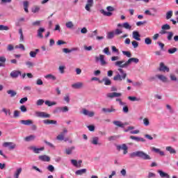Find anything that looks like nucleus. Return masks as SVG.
<instances>
[{"mask_svg":"<svg viewBox=\"0 0 178 178\" xmlns=\"http://www.w3.org/2000/svg\"><path fill=\"white\" fill-rule=\"evenodd\" d=\"M172 16H173V11L170 10V11L167 12V13H166L167 20H169V19H170L172 17Z\"/></svg>","mask_w":178,"mask_h":178,"instance_id":"obj_52","label":"nucleus"},{"mask_svg":"<svg viewBox=\"0 0 178 178\" xmlns=\"http://www.w3.org/2000/svg\"><path fill=\"white\" fill-rule=\"evenodd\" d=\"M132 46L134 48H138V42L136 40L132 41Z\"/></svg>","mask_w":178,"mask_h":178,"instance_id":"obj_64","label":"nucleus"},{"mask_svg":"<svg viewBox=\"0 0 178 178\" xmlns=\"http://www.w3.org/2000/svg\"><path fill=\"white\" fill-rule=\"evenodd\" d=\"M29 56L31 58H35V56H37L36 52H35L34 51H31L29 53Z\"/></svg>","mask_w":178,"mask_h":178,"instance_id":"obj_63","label":"nucleus"},{"mask_svg":"<svg viewBox=\"0 0 178 178\" xmlns=\"http://www.w3.org/2000/svg\"><path fill=\"white\" fill-rule=\"evenodd\" d=\"M22 172H23V169L22 168H17L16 170L14 172L13 178H19L20 175L22 174Z\"/></svg>","mask_w":178,"mask_h":178,"instance_id":"obj_18","label":"nucleus"},{"mask_svg":"<svg viewBox=\"0 0 178 178\" xmlns=\"http://www.w3.org/2000/svg\"><path fill=\"white\" fill-rule=\"evenodd\" d=\"M90 143L92 145H101V143H99V138L98 136H94L92 138Z\"/></svg>","mask_w":178,"mask_h":178,"instance_id":"obj_15","label":"nucleus"},{"mask_svg":"<svg viewBox=\"0 0 178 178\" xmlns=\"http://www.w3.org/2000/svg\"><path fill=\"white\" fill-rule=\"evenodd\" d=\"M25 65L27 66L28 69H31V67H34V63L31 61H26Z\"/></svg>","mask_w":178,"mask_h":178,"instance_id":"obj_48","label":"nucleus"},{"mask_svg":"<svg viewBox=\"0 0 178 178\" xmlns=\"http://www.w3.org/2000/svg\"><path fill=\"white\" fill-rule=\"evenodd\" d=\"M82 113L85 116H88V118H94V116H95V113L94 111H90L86 108L83 109Z\"/></svg>","mask_w":178,"mask_h":178,"instance_id":"obj_9","label":"nucleus"},{"mask_svg":"<svg viewBox=\"0 0 178 178\" xmlns=\"http://www.w3.org/2000/svg\"><path fill=\"white\" fill-rule=\"evenodd\" d=\"M156 77L159 80H161V81H163V83H168V78L165 76V75L159 74L156 75Z\"/></svg>","mask_w":178,"mask_h":178,"instance_id":"obj_32","label":"nucleus"},{"mask_svg":"<svg viewBox=\"0 0 178 178\" xmlns=\"http://www.w3.org/2000/svg\"><path fill=\"white\" fill-rule=\"evenodd\" d=\"M47 169L49 170V172H54L55 170V167H54L52 165H49Z\"/></svg>","mask_w":178,"mask_h":178,"instance_id":"obj_57","label":"nucleus"},{"mask_svg":"<svg viewBox=\"0 0 178 178\" xmlns=\"http://www.w3.org/2000/svg\"><path fill=\"white\" fill-rule=\"evenodd\" d=\"M152 151L153 152H156V154H159L161 156H165V152L161 151V149H158L156 147H152Z\"/></svg>","mask_w":178,"mask_h":178,"instance_id":"obj_21","label":"nucleus"},{"mask_svg":"<svg viewBox=\"0 0 178 178\" xmlns=\"http://www.w3.org/2000/svg\"><path fill=\"white\" fill-rule=\"evenodd\" d=\"M102 81H104V86H111L112 84V81L108 77L103 78Z\"/></svg>","mask_w":178,"mask_h":178,"instance_id":"obj_34","label":"nucleus"},{"mask_svg":"<svg viewBox=\"0 0 178 178\" xmlns=\"http://www.w3.org/2000/svg\"><path fill=\"white\" fill-rule=\"evenodd\" d=\"M119 97H122V93H119V92H111V93H108L107 94V97L108 98H118Z\"/></svg>","mask_w":178,"mask_h":178,"instance_id":"obj_16","label":"nucleus"},{"mask_svg":"<svg viewBox=\"0 0 178 178\" xmlns=\"http://www.w3.org/2000/svg\"><path fill=\"white\" fill-rule=\"evenodd\" d=\"M145 44H146V45H151V44H152V40L149 38H146L145 39Z\"/></svg>","mask_w":178,"mask_h":178,"instance_id":"obj_53","label":"nucleus"},{"mask_svg":"<svg viewBox=\"0 0 178 178\" xmlns=\"http://www.w3.org/2000/svg\"><path fill=\"white\" fill-rule=\"evenodd\" d=\"M115 37V32L111 31L107 33L106 38L107 40H112Z\"/></svg>","mask_w":178,"mask_h":178,"instance_id":"obj_42","label":"nucleus"},{"mask_svg":"<svg viewBox=\"0 0 178 178\" xmlns=\"http://www.w3.org/2000/svg\"><path fill=\"white\" fill-rule=\"evenodd\" d=\"M19 74H22V72H20V71L13 70L10 72V76L13 79H17Z\"/></svg>","mask_w":178,"mask_h":178,"instance_id":"obj_19","label":"nucleus"},{"mask_svg":"<svg viewBox=\"0 0 178 178\" xmlns=\"http://www.w3.org/2000/svg\"><path fill=\"white\" fill-rule=\"evenodd\" d=\"M25 141L30 142V141H34L35 140V135H30L29 136H26L24 138Z\"/></svg>","mask_w":178,"mask_h":178,"instance_id":"obj_38","label":"nucleus"},{"mask_svg":"<svg viewBox=\"0 0 178 178\" xmlns=\"http://www.w3.org/2000/svg\"><path fill=\"white\" fill-rule=\"evenodd\" d=\"M71 163L73 165V166H75V168H81V164L83 163L82 160H77L76 159H72Z\"/></svg>","mask_w":178,"mask_h":178,"instance_id":"obj_11","label":"nucleus"},{"mask_svg":"<svg viewBox=\"0 0 178 178\" xmlns=\"http://www.w3.org/2000/svg\"><path fill=\"white\" fill-rule=\"evenodd\" d=\"M120 58L118 56L111 57V62H115L114 65L118 68V72L120 74H117L114 77V81H122V80H125L126 77H127V74L125 73L123 69H126L130 66L131 63H138L140 60L137 58H130L127 61L124 63V60H119ZM117 60V61H116ZM121 74V75H120Z\"/></svg>","mask_w":178,"mask_h":178,"instance_id":"obj_1","label":"nucleus"},{"mask_svg":"<svg viewBox=\"0 0 178 178\" xmlns=\"http://www.w3.org/2000/svg\"><path fill=\"white\" fill-rule=\"evenodd\" d=\"M5 30L8 31L9 30V27L8 26L0 25V31Z\"/></svg>","mask_w":178,"mask_h":178,"instance_id":"obj_61","label":"nucleus"},{"mask_svg":"<svg viewBox=\"0 0 178 178\" xmlns=\"http://www.w3.org/2000/svg\"><path fill=\"white\" fill-rule=\"evenodd\" d=\"M117 149H123L124 152H123V154L124 155H126V154H127V149H128V147H127V145L126 144H122L121 145H118L117 146Z\"/></svg>","mask_w":178,"mask_h":178,"instance_id":"obj_17","label":"nucleus"},{"mask_svg":"<svg viewBox=\"0 0 178 178\" xmlns=\"http://www.w3.org/2000/svg\"><path fill=\"white\" fill-rule=\"evenodd\" d=\"M120 136H112L108 138V141H115L119 138Z\"/></svg>","mask_w":178,"mask_h":178,"instance_id":"obj_50","label":"nucleus"},{"mask_svg":"<svg viewBox=\"0 0 178 178\" xmlns=\"http://www.w3.org/2000/svg\"><path fill=\"white\" fill-rule=\"evenodd\" d=\"M107 11H105L104 10H101L100 13H102V15H104V16H107L108 17H110V16H112L113 13L112 12H113L115 10V8L112 6H108L106 8Z\"/></svg>","mask_w":178,"mask_h":178,"instance_id":"obj_6","label":"nucleus"},{"mask_svg":"<svg viewBox=\"0 0 178 178\" xmlns=\"http://www.w3.org/2000/svg\"><path fill=\"white\" fill-rule=\"evenodd\" d=\"M128 99H129V101H131L132 102H134L136 101H140V99L136 97H131V96L128 97Z\"/></svg>","mask_w":178,"mask_h":178,"instance_id":"obj_56","label":"nucleus"},{"mask_svg":"<svg viewBox=\"0 0 178 178\" xmlns=\"http://www.w3.org/2000/svg\"><path fill=\"white\" fill-rule=\"evenodd\" d=\"M44 79L47 80H52L53 81H55V80H56V76L52 74H49L44 76Z\"/></svg>","mask_w":178,"mask_h":178,"instance_id":"obj_31","label":"nucleus"},{"mask_svg":"<svg viewBox=\"0 0 178 178\" xmlns=\"http://www.w3.org/2000/svg\"><path fill=\"white\" fill-rule=\"evenodd\" d=\"M123 28L126 30H131V25L129 22H124L123 23Z\"/></svg>","mask_w":178,"mask_h":178,"instance_id":"obj_45","label":"nucleus"},{"mask_svg":"<svg viewBox=\"0 0 178 178\" xmlns=\"http://www.w3.org/2000/svg\"><path fill=\"white\" fill-rule=\"evenodd\" d=\"M158 173L160 175L161 178H170V175L161 170H159Z\"/></svg>","mask_w":178,"mask_h":178,"instance_id":"obj_24","label":"nucleus"},{"mask_svg":"<svg viewBox=\"0 0 178 178\" xmlns=\"http://www.w3.org/2000/svg\"><path fill=\"white\" fill-rule=\"evenodd\" d=\"M102 111L105 113H111L112 112L115 113L116 112V108H113V107H111L110 108H103Z\"/></svg>","mask_w":178,"mask_h":178,"instance_id":"obj_30","label":"nucleus"},{"mask_svg":"<svg viewBox=\"0 0 178 178\" xmlns=\"http://www.w3.org/2000/svg\"><path fill=\"white\" fill-rule=\"evenodd\" d=\"M74 51H77V48H72L71 49L67 48L63 49V52H64V54H70V52H73Z\"/></svg>","mask_w":178,"mask_h":178,"instance_id":"obj_39","label":"nucleus"},{"mask_svg":"<svg viewBox=\"0 0 178 178\" xmlns=\"http://www.w3.org/2000/svg\"><path fill=\"white\" fill-rule=\"evenodd\" d=\"M95 62L98 63L100 62L101 66H106L108 65V62L105 60V56L100 54L99 56H95Z\"/></svg>","mask_w":178,"mask_h":178,"instance_id":"obj_4","label":"nucleus"},{"mask_svg":"<svg viewBox=\"0 0 178 178\" xmlns=\"http://www.w3.org/2000/svg\"><path fill=\"white\" fill-rule=\"evenodd\" d=\"M38 159L42 162H49L51 161V158L47 155L39 156Z\"/></svg>","mask_w":178,"mask_h":178,"instance_id":"obj_22","label":"nucleus"},{"mask_svg":"<svg viewBox=\"0 0 178 178\" xmlns=\"http://www.w3.org/2000/svg\"><path fill=\"white\" fill-rule=\"evenodd\" d=\"M56 138L59 141H63V140H65V134L61 132L59 135L57 136Z\"/></svg>","mask_w":178,"mask_h":178,"instance_id":"obj_46","label":"nucleus"},{"mask_svg":"<svg viewBox=\"0 0 178 178\" xmlns=\"http://www.w3.org/2000/svg\"><path fill=\"white\" fill-rule=\"evenodd\" d=\"M44 103H45V101L42 99H39L36 102L37 106H42V105H44Z\"/></svg>","mask_w":178,"mask_h":178,"instance_id":"obj_47","label":"nucleus"},{"mask_svg":"<svg viewBox=\"0 0 178 178\" xmlns=\"http://www.w3.org/2000/svg\"><path fill=\"white\" fill-rule=\"evenodd\" d=\"M132 37L134 40H136V41H141V35H140V33L137 31H134L132 32Z\"/></svg>","mask_w":178,"mask_h":178,"instance_id":"obj_13","label":"nucleus"},{"mask_svg":"<svg viewBox=\"0 0 178 178\" xmlns=\"http://www.w3.org/2000/svg\"><path fill=\"white\" fill-rule=\"evenodd\" d=\"M129 138H131V140L136 141V143H145V139L141 137L131 136Z\"/></svg>","mask_w":178,"mask_h":178,"instance_id":"obj_14","label":"nucleus"},{"mask_svg":"<svg viewBox=\"0 0 178 178\" xmlns=\"http://www.w3.org/2000/svg\"><path fill=\"white\" fill-rule=\"evenodd\" d=\"M20 123L22 124H24V126H31V124H33V120H22L20 121Z\"/></svg>","mask_w":178,"mask_h":178,"instance_id":"obj_28","label":"nucleus"},{"mask_svg":"<svg viewBox=\"0 0 178 178\" xmlns=\"http://www.w3.org/2000/svg\"><path fill=\"white\" fill-rule=\"evenodd\" d=\"M95 62L98 63L100 62L101 66H106L108 65V62L105 60V56L100 54L99 56H95Z\"/></svg>","mask_w":178,"mask_h":178,"instance_id":"obj_5","label":"nucleus"},{"mask_svg":"<svg viewBox=\"0 0 178 178\" xmlns=\"http://www.w3.org/2000/svg\"><path fill=\"white\" fill-rule=\"evenodd\" d=\"M45 105L47 106H54L55 105L57 104L56 102H51L49 100H46L44 102Z\"/></svg>","mask_w":178,"mask_h":178,"instance_id":"obj_40","label":"nucleus"},{"mask_svg":"<svg viewBox=\"0 0 178 178\" xmlns=\"http://www.w3.org/2000/svg\"><path fill=\"white\" fill-rule=\"evenodd\" d=\"M76 149V147L72 146L70 147H68L65 149V153L67 155H72L73 154V152Z\"/></svg>","mask_w":178,"mask_h":178,"instance_id":"obj_27","label":"nucleus"},{"mask_svg":"<svg viewBox=\"0 0 178 178\" xmlns=\"http://www.w3.org/2000/svg\"><path fill=\"white\" fill-rule=\"evenodd\" d=\"M45 32V28H39L38 29V37L39 38H44V35H42V33Z\"/></svg>","mask_w":178,"mask_h":178,"instance_id":"obj_26","label":"nucleus"},{"mask_svg":"<svg viewBox=\"0 0 178 178\" xmlns=\"http://www.w3.org/2000/svg\"><path fill=\"white\" fill-rule=\"evenodd\" d=\"M67 112H69V107L64 106L56 107L53 111V113H66Z\"/></svg>","mask_w":178,"mask_h":178,"instance_id":"obj_3","label":"nucleus"},{"mask_svg":"<svg viewBox=\"0 0 178 178\" xmlns=\"http://www.w3.org/2000/svg\"><path fill=\"white\" fill-rule=\"evenodd\" d=\"M26 22V18L24 17L18 18L15 22L16 27H20V26H22V22Z\"/></svg>","mask_w":178,"mask_h":178,"instance_id":"obj_25","label":"nucleus"},{"mask_svg":"<svg viewBox=\"0 0 178 178\" xmlns=\"http://www.w3.org/2000/svg\"><path fill=\"white\" fill-rule=\"evenodd\" d=\"M113 123L115 124V126H118V127H121L122 129L124 128V126H126L125 124H123L120 121H113Z\"/></svg>","mask_w":178,"mask_h":178,"instance_id":"obj_35","label":"nucleus"},{"mask_svg":"<svg viewBox=\"0 0 178 178\" xmlns=\"http://www.w3.org/2000/svg\"><path fill=\"white\" fill-rule=\"evenodd\" d=\"M159 70L160 72H169V67L165 65L163 63H160V67H159Z\"/></svg>","mask_w":178,"mask_h":178,"instance_id":"obj_23","label":"nucleus"},{"mask_svg":"<svg viewBox=\"0 0 178 178\" xmlns=\"http://www.w3.org/2000/svg\"><path fill=\"white\" fill-rule=\"evenodd\" d=\"M65 69H66V66H65V65H60L58 67V72L60 73V74H64Z\"/></svg>","mask_w":178,"mask_h":178,"instance_id":"obj_44","label":"nucleus"},{"mask_svg":"<svg viewBox=\"0 0 178 178\" xmlns=\"http://www.w3.org/2000/svg\"><path fill=\"white\" fill-rule=\"evenodd\" d=\"M17 49H22V51H26V48H24V45L23 44H19L15 46Z\"/></svg>","mask_w":178,"mask_h":178,"instance_id":"obj_54","label":"nucleus"},{"mask_svg":"<svg viewBox=\"0 0 178 178\" xmlns=\"http://www.w3.org/2000/svg\"><path fill=\"white\" fill-rule=\"evenodd\" d=\"M85 173H87V169L86 168L78 170L75 172V174L78 176H81V175H84Z\"/></svg>","mask_w":178,"mask_h":178,"instance_id":"obj_33","label":"nucleus"},{"mask_svg":"<svg viewBox=\"0 0 178 178\" xmlns=\"http://www.w3.org/2000/svg\"><path fill=\"white\" fill-rule=\"evenodd\" d=\"M136 156L141 158V159H144L145 161H151L152 159L149 155L143 151L134 152L129 154L130 158H136Z\"/></svg>","mask_w":178,"mask_h":178,"instance_id":"obj_2","label":"nucleus"},{"mask_svg":"<svg viewBox=\"0 0 178 178\" xmlns=\"http://www.w3.org/2000/svg\"><path fill=\"white\" fill-rule=\"evenodd\" d=\"M29 149L33 151V152H34V154H40L41 152V151H44V147L37 148L35 146H31L29 147Z\"/></svg>","mask_w":178,"mask_h":178,"instance_id":"obj_12","label":"nucleus"},{"mask_svg":"<svg viewBox=\"0 0 178 178\" xmlns=\"http://www.w3.org/2000/svg\"><path fill=\"white\" fill-rule=\"evenodd\" d=\"M94 5V0H87V3L85 6L86 10L88 12L91 11V8H92V6Z\"/></svg>","mask_w":178,"mask_h":178,"instance_id":"obj_10","label":"nucleus"},{"mask_svg":"<svg viewBox=\"0 0 178 178\" xmlns=\"http://www.w3.org/2000/svg\"><path fill=\"white\" fill-rule=\"evenodd\" d=\"M143 124L146 127H148V126H149V119H148L147 118H145L143 119Z\"/></svg>","mask_w":178,"mask_h":178,"instance_id":"obj_51","label":"nucleus"},{"mask_svg":"<svg viewBox=\"0 0 178 178\" xmlns=\"http://www.w3.org/2000/svg\"><path fill=\"white\" fill-rule=\"evenodd\" d=\"M104 54H106V55H111V51H109V47H106L103 49Z\"/></svg>","mask_w":178,"mask_h":178,"instance_id":"obj_59","label":"nucleus"},{"mask_svg":"<svg viewBox=\"0 0 178 178\" xmlns=\"http://www.w3.org/2000/svg\"><path fill=\"white\" fill-rule=\"evenodd\" d=\"M32 13H38L40 12V6H35L31 9Z\"/></svg>","mask_w":178,"mask_h":178,"instance_id":"obj_43","label":"nucleus"},{"mask_svg":"<svg viewBox=\"0 0 178 178\" xmlns=\"http://www.w3.org/2000/svg\"><path fill=\"white\" fill-rule=\"evenodd\" d=\"M3 147L4 148H8V149H15L16 148V144L13 142H6L3 143Z\"/></svg>","mask_w":178,"mask_h":178,"instance_id":"obj_8","label":"nucleus"},{"mask_svg":"<svg viewBox=\"0 0 178 178\" xmlns=\"http://www.w3.org/2000/svg\"><path fill=\"white\" fill-rule=\"evenodd\" d=\"M162 30H170V26L169 24H164L161 27Z\"/></svg>","mask_w":178,"mask_h":178,"instance_id":"obj_60","label":"nucleus"},{"mask_svg":"<svg viewBox=\"0 0 178 178\" xmlns=\"http://www.w3.org/2000/svg\"><path fill=\"white\" fill-rule=\"evenodd\" d=\"M177 51V48L173 47L172 49H168V53L175 54V52Z\"/></svg>","mask_w":178,"mask_h":178,"instance_id":"obj_62","label":"nucleus"},{"mask_svg":"<svg viewBox=\"0 0 178 178\" xmlns=\"http://www.w3.org/2000/svg\"><path fill=\"white\" fill-rule=\"evenodd\" d=\"M7 94H8L11 98H13V97H16V95H17V92L13 90H7Z\"/></svg>","mask_w":178,"mask_h":178,"instance_id":"obj_37","label":"nucleus"},{"mask_svg":"<svg viewBox=\"0 0 178 178\" xmlns=\"http://www.w3.org/2000/svg\"><path fill=\"white\" fill-rule=\"evenodd\" d=\"M2 112H3V113H5L6 116H8V118H12V112H10V109L3 108L2 109Z\"/></svg>","mask_w":178,"mask_h":178,"instance_id":"obj_29","label":"nucleus"},{"mask_svg":"<svg viewBox=\"0 0 178 178\" xmlns=\"http://www.w3.org/2000/svg\"><path fill=\"white\" fill-rule=\"evenodd\" d=\"M65 26L67 27V29H70V30H72L74 27V24H73V22L69 21L65 23Z\"/></svg>","mask_w":178,"mask_h":178,"instance_id":"obj_36","label":"nucleus"},{"mask_svg":"<svg viewBox=\"0 0 178 178\" xmlns=\"http://www.w3.org/2000/svg\"><path fill=\"white\" fill-rule=\"evenodd\" d=\"M84 83L83 82H77L72 85V88L79 90V88H83Z\"/></svg>","mask_w":178,"mask_h":178,"instance_id":"obj_20","label":"nucleus"},{"mask_svg":"<svg viewBox=\"0 0 178 178\" xmlns=\"http://www.w3.org/2000/svg\"><path fill=\"white\" fill-rule=\"evenodd\" d=\"M35 115L38 118H42V119H49L51 118V115L44 111H37Z\"/></svg>","mask_w":178,"mask_h":178,"instance_id":"obj_7","label":"nucleus"},{"mask_svg":"<svg viewBox=\"0 0 178 178\" xmlns=\"http://www.w3.org/2000/svg\"><path fill=\"white\" fill-rule=\"evenodd\" d=\"M24 9L26 13H29V1H24Z\"/></svg>","mask_w":178,"mask_h":178,"instance_id":"obj_49","label":"nucleus"},{"mask_svg":"<svg viewBox=\"0 0 178 178\" xmlns=\"http://www.w3.org/2000/svg\"><path fill=\"white\" fill-rule=\"evenodd\" d=\"M41 22L42 21L38 20L32 22V26H41Z\"/></svg>","mask_w":178,"mask_h":178,"instance_id":"obj_58","label":"nucleus"},{"mask_svg":"<svg viewBox=\"0 0 178 178\" xmlns=\"http://www.w3.org/2000/svg\"><path fill=\"white\" fill-rule=\"evenodd\" d=\"M122 54L127 56V58H131V53L127 51H122Z\"/></svg>","mask_w":178,"mask_h":178,"instance_id":"obj_55","label":"nucleus"},{"mask_svg":"<svg viewBox=\"0 0 178 178\" xmlns=\"http://www.w3.org/2000/svg\"><path fill=\"white\" fill-rule=\"evenodd\" d=\"M165 150L170 152V154H176V150L170 146H167Z\"/></svg>","mask_w":178,"mask_h":178,"instance_id":"obj_41","label":"nucleus"}]
</instances>
